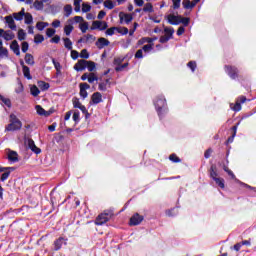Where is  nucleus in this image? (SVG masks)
<instances>
[{
    "mask_svg": "<svg viewBox=\"0 0 256 256\" xmlns=\"http://www.w3.org/2000/svg\"><path fill=\"white\" fill-rule=\"evenodd\" d=\"M23 127V123L20 122L15 114L10 115V124L6 126V131H19Z\"/></svg>",
    "mask_w": 256,
    "mask_h": 256,
    "instance_id": "f257e3e1",
    "label": "nucleus"
},
{
    "mask_svg": "<svg viewBox=\"0 0 256 256\" xmlns=\"http://www.w3.org/2000/svg\"><path fill=\"white\" fill-rule=\"evenodd\" d=\"M154 105H155V108H156V111H157L158 115H161V111L163 109H165V107L167 105V100H165L164 96H158L154 100Z\"/></svg>",
    "mask_w": 256,
    "mask_h": 256,
    "instance_id": "f03ea898",
    "label": "nucleus"
},
{
    "mask_svg": "<svg viewBox=\"0 0 256 256\" xmlns=\"http://www.w3.org/2000/svg\"><path fill=\"white\" fill-rule=\"evenodd\" d=\"M111 219V213H102L95 220V225H105Z\"/></svg>",
    "mask_w": 256,
    "mask_h": 256,
    "instance_id": "7ed1b4c3",
    "label": "nucleus"
},
{
    "mask_svg": "<svg viewBox=\"0 0 256 256\" xmlns=\"http://www.w3.org/2000/svg\"><path fill=\"white\" fill-rule=\"evenodd\" d=\"M225 71L232 79H237V77H239V69L235 66H225Z\"/></svg>",
    "mask_w": 256,
    "mask_h": 256,
    "instance_id": "20e7f679",
    "label": "nucleus"
},
{
    "mask_svg": "<svg viewBox=\"0 0 256 256\" xmlns=\"http://www.w3.org/2000/svg\"><path fill=\"white\" fill-rule=\"evenodd\" d=\"M107 27H109V25H107V22L96 20L92 23L91 30L95 31V29H99V31H105Z\"/></svg>",
    "mask_w": 256,
    "mask_h": 256,
    "instance_id": "39448f33",
    "label": "nucleus"
},
{
    "mask_svg": "<svg viewBox=\"0 0 256 256\" xmlns=\"http://www.w3.org/2000/svg\"><path fill=\"white\" fill-rule=\"evenodd\" d=\"M25 145H27L28 149H31L33 153H36V155H39V153H41V150L35 145V141H33V139H26Z\"/></svg>",
    "mask_w": 256,
    "mask_h": 256,
    "instance_id": "423d86ee",
    "label": "nucleus"
},
{
    "mask_svg": "<svg viewBox=\"0 0 256 256\" xmlns=\"http://www.w3.org/2000/svg\"><path fill=\"white\" fill-rule=\"evenodd\" d=\"M119 19H120V23H126V25H129V23H131V21H133V15L127 14L124 12H120Z\"/></svg>",
    "mask_w": 256,
    "mask_h": 256,
    "instance_id": "0eeeda50",
    "label": "nucleus"
},
{
    "mask_svg": "<svg viewBox=\"0 0 256 256\" xmlns=\"http://www.w3.org/2000/svg\"><path fill=\"white\" fill-rule=\"evenodd\" d=\"M102 102H103V95H101L100 92H95L94 94H92L91 101H90L91 105H99V103H102Z\"/></svg>",
    "mask_w": 256,
    "mask_h": 256,
    "instance_id": "6e6552de",
    "label": "nucleus"
},
{
    "mask_svg": "<svg viewBox=\"0 0 256 256\" xmlns=\"http://www.w3.org/2000/svg\"><path fill=\"white\" fill-rule=\"evenodd\" d=\"M143 222V216L139 215V213L134 214L131 218H130V222L129 225L131 226H137L140 225V223Z\"/></svg>",
    "mask_w": 256,
    "mask_h": 256,
    "instance_id": "1a4fd4ad",
    "label": "nucleus"
},
{
    "mask_svg": "<svg viewBox=\"0 0 256 256\" xmlns=\"http://www.w3.org/2000/svg\"><path fill=\"white\" fill-rule=\"evenodd\" d=\"M245 101H247V97H245V96H240L238 99H237V101H236V103L234 104V106H233V104H231V109L233 110V111H241V103H245Z\"/></svg>",
    "mask_w": 256,
    "mask_h": 256,
    "instance_id": "9d476101",
    "label": "nucleus"
},
{
    "mask_svg": "<svg viewBox=\"0 0 256 256\" xmlns=\"http://www.w3.org/2000/svg\"><path fill=\"white\" fill-rule=\"evenodd\" d=\"M167 21L170 25H180L181 16H175V14H169L167 16Z\"/></svg>",
    "mask_w": 256,
    "mask_h": 256,
    "instance_id": "9b49d317",
    "label": "nucleus"
},
{
    "mask_svg": "<svg viewBox=\"0 0 256 256\" xmlns=\"http://www.w3.org/2000/svg\"><path fill=\"white\" fill-rule=\"evenodd\" d=\"M87 89H91V86L87 83H81L80 84V97H82V99H87L88 97V93H87Z\"/></svg>",
    "mask_w": 256,
    "mask_h": 256,
    "instance_id": "f8f14e48",
    "label": "nucleus"
},
{
    "mask_svg": "<svg viewBox=\"0 0 256 256\" xmlns=\"http://www.w3.org/2000/svg\"><path fill=\"white\" fill-rule=\"evenodd\" d=\"M63 245H67V239L60 237L54 241V251H59Z\"/></svg>",
    "mask_w": 256,
    "mask_h": 256,
    "instance_id": "ddd939ff",
    "label": "nucleus"
},
{
    "mask_svg": "<svg viewBox=\"0 0 256 256\" xmlns=\"http://www.w3.org/2000/svg\"><path fill=\"white\" fill-rule=\"evenodd\" d=\"M67 23L68 24L64 26V33L67 37H69V35L73 33V29H75V27H73V19H69Z\"/></svg>",
    "mask_w": 256,
    "mask_h": 256,
    "instance_id": "4468645a",
    "label": "nucleus"
},
{
    "mask_svg": "<svg viewBox=\"0 0 256 256\" xmlns=\"http://www.w3.org/2000/svg\"><path fill=\"white\" fill-rule=\"evenodd\" d=\"M5 21L9 27V29H11V31H17V25L15 24V20L13 19V16H11V15L6 16Z\"/></svg>",
    "mask_w": 256,
    "mask_h": 256,
    "instance_id": "2eb2a0df",
    "label": "nucleus"
},
{
    "mask_svg": "<svg viewBox=\"0 0 256 256\" xmlns=\"http://www.w3.org/2000/svg\"><path fill=\"white\" fill-rule=\"evenodd\" d=\"M75 71H85L87 69V60H79L75 65H74Z\"/></svg>",
    "mask_w": 256,
    "mask_h": 256,
    "instance_id": "dca6fc26",
    "label": "nucleus"
},
{
    "mask_svg": "<svg viewBox=\"0 0 256 256\" xmlns=\"http://www.w3.org/2000/svg\"><path fill=\"white\" fill-rule=\"evenodd\" d=\"M8 161H11V163H17V161H19V154H17L16 151L9 150L8 151Z\"/></svg>",
    "mask_w": 256,
    "mask_h": 256,
    "instance_id": "f3484780",
    "label": "nucleus"
},
{
    "mask_svg": "<svg viewBox=\"0 0 256 256\" xmlns=\"http://www.w3.org/2000/svg\"><path fill=\"white\" fill-rule=\"evenodd\" d=\"M111 42L107 40L106 38H99L98 41L96 42V47L99 49H103L104 47H108Z\"/></svg>",
    "mask_w": 256,
    "mask_h": 256,
    "instance_id": "a211bd4d",
    "label": "nucleus"
},
{
    "mask_svg": "<svg viewBox=\"0 0 256 256\" xmlns=\"http://www.w3.org/2000/svg\"><path fill=\"white\" fill-rule=\"evenodd\" d=\"M2 37L5 41H13L15 39V33L11 30H6L2 33Z\"/></svg>",
    "mask_w": 256,
    "mask_h": 256,
    "instance_id": "6ab92c4d",
    "label": "nucleus"
},
{
    "mask_svg": "<svg viewBox=\"0 0 256 256\" xmlns=\"http://www.w3.org/2000/svg\"><path fill=\"white\" fill-rule=\"evenodd\" d=\"M10 49L13 50V53L17 56L21 55V51L19 48V43L17 42V40L12 41V43L10 44Z\"/></svg>",
    "mask_w": 256,
    "mask_h": 256,
    "instance_id": "aec40b11",
    "label": "nucleus"
},
{
    "mask_svg": "<svg viewBox=\"0 0 256 256\" xmlns=\"http://www.w3.org/2000/svg\"><path fill=\"white\" fill-rule=\"evenodd\" d=\"M24 60H25V63H26L27 65H30L31 67H33V65H35V58H34L33 55H31L30 53H27V54L25 55Z\"/></svg>",
    "mask_w": 256,
    "mask_h": 256,
    "instance_id": "412c9836",
    "label": "nucleus"
},
{
    "mask_svg": "<svg viewBox=\"0 0 256 256\" xmlns=\"http://www.w3.org/2000/svg\"><path fill=\"white\" fill-rule=\"evenodd\" d=\"M62 41H64V47L65 49H67L68 51H72L73 50V42L71 41L70 38H62Z\"/></svg>",
    "mask_w": 256,
    "mask_h": 256,
    "instance_id": "4be33fe9",
    "label": "nucleus"
},
{
    "mask_svg": "<svg viewBox=\"0 0 256 256\" xmlns=\"http://www.w3.org/2000/svg\"><path fill=\"white\" fill-rule=\"evenodd\" d=\"M13 17L16 21H23V17H25V8H22L20 12L14 13Z\"/></svg>",
    "mask_w": 256,
    "mask_h": 256,
    "instance_id": "5701e85b",
    "label": "nucleus"
},
{
    "mask_svg": "<svg viewBox=\"0 0 256 256\" xmlns=\"http://www.w3.org/2000/svg\"><path fill=\"white\" fill-rule=\"evenodd\" d=\"M22 73H23L24 77H25L26 79H28L29 81H30L31 79H33V76H31V70L29 69L28 66H23V68H22Z\"/></svg>",
    "mask_w": 256,
    "mask_h": 256,
    "instance_id": "b1692460",
    "label": "nucleus"
},
{
    "mask_svg": "<svg viewBox=\"0 0 256 256\" xmlns=\"http://www.w3.org/2000/svg\"><path fill=\"white\" fill-rule=\"evenodd\" d=\"M30 93L32 97H39L41 90H39V87H37L36 85H32L30 86Z\"/></svg>",
    "mask_w": 256,
    "mask_h": 256,
    "instance_id": "393cba45",
    "label": "nucleus"
},
{
    "mask_svg": "<svg viewBox=\"0 0 256 256\" xmlns=\"http://www.w3.org/2000/svg\"><path fill=\"white\" fill-rule=\"evenodd\" d=\"M111 85L109 79H106L104 82L98 84L99 91H107V86Z\"/></svg>",
    "mask_w": 256,
    "mask_h": 256,
    "instance_id": "a878e982",
    "label": "nucleus"
},
{
    "mask_svg": "<svg viewBox=\"0 0 256 256\" xmlns=\"http://www.w3.org/2000/svg\"><path fill=\"white\" fill-rule=\"evenodd\" d=\"M173 33H175V29H173V27L164 28V36L173 39Z\"/></svg>",
    "mask_w": 256,
    "mask_h": 256,
    "instance_id": "bb28decb",
    "label": "nucleus"
},
{
    "mask_svg": "<svg viewBox=\"0 0 256 256\" xmlns=\"http://www.w3.org/2000/svg\"><path fill=\"white\" fill-rule=\"evenodd\" d=\"M38 115H43L44 117H49V112L45 111V109H43V107H41V105H36L35 107Z\"/></svg>",
    "mask_w": 256,
    "mask_h": 256,
    "instance_id": "cd10ccee",
    "label": "nucleus"
},
{
    "mask_svg": "<svg viewBox=\"0 0 256 256\" xmlns=\"http://www.w3.org/2000/svg\"><path fill=\"white\" fill-rule=\"evenodd\" d=\"M210 177L215 181L217 178H219V174L217 173V167L211 166L210 168Z\"/></svg>",
    "mask_w": 256,
    "mask_h": 256,
    "instance_id": "c85d7f7f",
    "label": "nucleus"
},
{
    "mask_svg": "<svg viewBox=\"0 0 256 256\" xmlns=\"http://www.w3.org/2000/svg\"><path fill=\"white\" fill-rule=\"evenodd\" d=\"M24 23L26 25H31L33 23V15H31V13L27 12L24 14Z\"/></svg>",
    "mask_w": 256,
    "mask_h": 256,
    "instance_id": "c756f323",
    "label": "nucleus"
},
{
    "mask_svg": "<svg viewBox=\"0 0 256 256\" xmlns=\"http://www.w3.org/2000/svg\"><path fill=\"white\" fill-rule=\"evenodd\" d=\"M39 89H41V91H47L49 89V87H51L49 85V83L45 82V81H38L37 83Z\"/></svg>",
    "mask_w": 256,
    "mask_h": 256,
    "instance_id": "7c9ffc66",
    "label": "nucleus"
},
{
    "mask_svg": "<svg viewBox=\"0 0 256 256\" xmlns=\"http://www.w3.org/2000/svg\"><path fill=\"white\" fill-rule=\"evenodd\" d=\"M33 7L34 9H36V11H43V8L45 7V5L43 4V2L36 0L33 3Z\"/></svg>",
    "mask_w": 256,
    "mask_h": 256,
    "instance_id": "2f4dec72",
    "label": "nucleus"
},
{
    "mask_svg": "<svg viewBox=\"0 0 256 256\" xmlns=\"http://www.w3.org/2000/svg\"><path fill=\"white\" fill-rule=\"evenodd\" d=\"M71 13H73V6H71V4H67L66 6H64V15L66 17H69Z\"/></svg>",
    "mask_w": 256,
    "mask_h": 256,
    "instance_id": "473e14b6",
    "label": "nucleus"
},
{
    "mask_svg": "<svg viewBox=\"0 0 256 256\" xmlns=\"http://www.w3.org/2000/svg\"><path fill=\"white\" fill-rule=\"evenodd\" d=\"M45 41V37L41 34H36L34 36V43H36V45H39V43H43Z\"/></svg>",
    "mask_w": 256,
    "mask_h": 256,
    "instance_id": "72a5a7b5",
    "label": "nucleus"
},
{
    "mask_svg": "<svg viewBox=\"0 0 256 256\" xmlns=\"http://www.w3.org/2000/svg\"><path fill=\"white\" fill-rule=\"evenodd\" d=\"M46 27H49V23L47 22H37L36 24V29H38V31H43Z\"/></svg>",
    "mask_w": 256,
    "mask_h": 256,
    "instance_id": "f704fd0d",
    "label": "nucleus"
},
{
    "mask_svg": "<svg viewBox=\"0 0 256 256\" xmlns=\"http://www.w3.org/2000/svg\"><path fill=\"white\" fill-rule=\"evenodd\" d=\"M72 103H73L74 109H80L83 106V104H81V101H79V98L77 97H74L72 99Z\"/></svg>",
    "mask_w": 256,
    "mask_h": 256,
    "instance_id": "c9c22d12",
    "label": "nucleus"
},
{
    "mask_svg": "<svg viewBox=\"0 0 256 256\" xmlns=\"http://www.w3.org/2000/svg\"><path fill=\"white\" fill-rule=\"evenodd\" d=\"M214 181L221 189H225V180L223 178L218 177Z\"/></svg>",
    "mask_w": 256,
    "mask_h": 256,
    "instance_id": "e433bc0d",
    "label": "nucleus"
},
{
    "mask_svg": "<svg viewBox=\"0 0 256 256\" xmlns=\"http://www.w3.org/2000/svg\"><path fill=\"white\" fill-rule=\"evenodd\" d=\"M127 67H129V63H124V64H120L118 66L115 67V71L117 73H120L121 71H124L125 69H127Z\"/></svg>",
    "mask_w": 256,
    "mask_h": 256,
    "instance_id": "4c0bfd02",
    "label": "nucleus"
},
{
    "mask_svg": "<svg viewBox=\"0 0 256 256\" xmlns=\"http://www.w3.org/2000/svg\"><path fill=\"white\" fill-rule=\"evenodd\" d=\"M95 67H96L95 62L86 60V69H88V71L90 72L95 71Z\"/></svg>",
    "mask_w": 256,
    "mask_h": 256,
    "instance_id": "58836bf2",
    "label": "nucleus"
},
{
    "mask_svg": "<svg viewBox=\"0 0 256 256\" xmlns=\"http://www.w3.org/2000/svg\"><path fill=\"white\" fill-rule=\"evenodd\" d=\"M143 11L145 13H153V4L152 3H146L143 7Z\"/></svg>",
    "mask_w": 256,
    "mask_h": 256,
    "instance_id": "ea45409f",
    "label": "nucleus"
},
{
    "mask_svg": "<svg viewBox=\"0 0 256 256\" xmlns=\"http://www.w3.org/2000/svg\"><path fill=\"white\" fill-rule=\"evenodd\" d=\"M26 37H27V33H25V30L19 29L18 30V39H19V41H25Z\"/></svg>",
    "mask_w": 256,
    "mask_h": 256,
    "instance_id": "a19ab883",
    "label": "nucleus"
},
{
    "mask_svg": "<svg viewBox=\"0 0 256 256\" xmlns=\"http://www.w3.org/2000/svg\"><path fill=\"white\" fill-rule=\"evenodd\" d=\"M99 78L97 77V75H95V73H89L88 74V83H95V81H98Z\"/></svg>",
    "mask_w": 256,
    "mask_h": 256,
    "instance_id": "79ce46f5",
    "label": "nucleus"
},
{
    "mask_svg": "<svg viewBox=\"0 0 256 256\" xmlns=\"http://www.w3.org/2000/svg\"><path fill=\"white\" fill-rule=\"evenodd\" d=\"M86 43H95V40L97 39L95 36L91 34H87L84 36Z\"/></svg>",
    "mask_w": 256,
    "mask_h": 256,
    "instance_id": "37998d69",
    "label": "nucleus"
},
{
    "mask_svg": "<svg viewBox=\"0 0 256 256\" xmlns=\"http://www.w3.org/2000/svg\"><path fill=\"white\" fill-rule=\"evenodd\" d=\"M79 29L82 33H87V29H89V23L87 22L80 23Z\"/></svg>",
    "mask_w": 256,
    "mask_h": 256,
    "instance_id": "c03bdc74",
    "label": "nucleus"
},
{
    "mask_svg": "<svg viewBox=\"0 0 256 256\" xmlns=\"http://www.w3.org/2000/svg\"><path fill=\"white\" fill-rule=\"evenodd\" d=\"M123 61H125V57L120 56L115 58L113 63L116 67H119V65H122Z\"/></svg>",
    "mask_w": 256,
    "mask_h": 256,
    "instance_id": "a18cd8bd",
    "label": "nucleus"
},
{
    "mask_svg": "<svg viewBox=\"0 0 256 256\" xmlns=\"http://www.w3.org/2000/svg\"><path fill=\"white\" fill-rule=\"evenodd\" d=\"M52 62L57 71V75H61V63L55 61V59H53Z\"/></svg>",
    "mask_w": 256,
    "mask_h": 256,
    "instance_id": "49530a36",
    "label": "nucleus"
},
{
    "mask_svg": "<svg viewBox=\"0 0 256 256\" xmlns=\"http://www.w3.org/2000/svg\"><path fill=\"white\" fill-rule=\"evenodd\" d=\"M104 7H106V9H114L115 4H113V1H111V0H105Z\"/></svg>",
    "mask_w": 256,
    "mask_h": 256,
    "instance_id": "de8ad7c7",
    "label": "nucleus"
},
{
    "mask_svg": "<svg viewBox=\"0 0 256 256\" xmlns=\"http://www.w3.org/2000/svg\"><path fill=\"white\" fill-rule=\"evenodd\" d=\"M187 67H189V69H191L192 73H195V69H197V62L190 61V62H188Z\"/></svg>",
    "mask_w": 256,
    "mask_h": 256,
    "instance_id": "09e8293b",
    "label": "nucleus"
},
{
    "mask_svg": "<svg viewBox=\"0 0 256 256\" xmlns=\"http://www.w3.org/2000/svg\"><path fill=\"white\" fill-rule=\"evenodd\" d=\"M223 169H224L225 173H227L229 175V177H231V179H235V174L233 173V171H231V169H229V167L224 165Z\"/></svg>",
    "mask_w": 256,
    "mask_h": 256,
    "instance_id": "8fccbe9b",
    "label": "nucleus"
},
{
    "mask_svg": "<svg viewBox=\"0 0 256 256\" xmlns=\"http://www.w3.org/2000/svg\"><path fill=\"white\" fill-rule=\"evenodd\" d=\"M169 159L172 161V163H181V159H179L176 154H171Z\"/></svg>",
    "mask_w": 256,
    "mask_h": 256,
    "instance_id": "3c124183",
    "label": "nucleus"
},
{
    "mask_svg": "<svg viewBox=\"0 0 256 256\" xmlns=\"http://www.w3.org/2000/svg\"><path fill=\"white\" fill-rule=\"evenodd\" d=\"M115 31H117V27H111L106 30L105 34L112 37V35H115Z\"/></svg>",
    "mask_w": 256,
    "mask_h": 256,
    "instance_id": "603ef678",
    "label": "nucleus"
},
{
    "mask_svg": "<svg viewBox=\"0 0 256 256\" xmlns=\"http://www.w3.org/2000/svg\"><path fill=\"white\" fill-rule=\"evenodd\" d=\"M117 32L121 35L129 34V29L127 27L117 28Z\"/></svg>",
    "mask_w": 256,
    "mask_h": 256,
    "instance_id": "864d4df0",
    "label": "nucleus"
},
{
    "mask_svg": "<svg viewBox=\"0 0 256 256\" xmlns=\"http://www.w3.org/2000/svg\"><path fill=\"white\" fill-rule=\"evenodd\" d=\"M89 11H91V5H89L87 3H83L82 4V12L83 13H89Z\"/></svg>",
    "mask_w": 256,
    "mask_h": 256,
    "instance_id": "5fc2aeb1",
    "label": "nucleus"
},
{
    "mask_svg": "<svg viewBox=\"0 0 256 256\" xmlns=\"http://www.w3.org/2000/svg\"><path fill=\"white\" fill-rule=\"evenodd\" d=\"M0 100L2 101V103H4V105H6V107H11V100L9 98L1 96Z\"/></svg>",
    "mask_w": 256,
    "mask_h": 256,
    "instance_id": "6e6d98bb",
    "label": "nucleus"
},
{
    "mask_svg": "<svg viewBox=\"0 0 256 256\" xmlns=\"http://www.w3.org/2000/svg\"><path fill=\"white\" fill-rule=\"evenodd\" d=\"M81 59H89V52H87V49H83L80 53Z\"/></svg>",
    "mask_w": 256,
    "mask_h": 256,
    "instance_id": "4d7b16f0",
    "label": "nucleus"
},
{
    "mask_svg": "<svg viewBox=\"0 0 256 256\" xmlns=\"http://www.w3.org/2000/svg\"><path fill=\"white\" fill-rule=\"evenodd\" d=\"M9 175H11V171L4 172L0 178V181H7V179H9Z\"/></svg>",
    "mask_w": 256,
    "mask_h": 256,
    "instance_id": "13d9d810",
    "label": "nucleus"
},
{
    "mask_svg": "<svg viewBox=\"0 0 256 256\" xmlns=\"http://www.w3.org/2000/svg\"><path fill=\"white\" fill-rule=\"evenodd\" d=\"M193 7H195V3L191 2V1H186V3H184L185 9H193Z\"/></svg>",
    "mask_w": 256,
    "mask_h": 256,
    "instance_id": "bf43d9fd",
    "label": "nucleus"
},
{
    "mask_svg": "<svg viewBox=\"0 0 256 256\" xmlns=\"http://www.w3.org/2000/svg\"><path fill=\"white\" fill-rule=\"evenodd\" d=\"M55 33H56V31H55V29H53V28H48V29L46 30V35H47V37H53V35H55Z\"/></svg>",
    "mask_w": 256,
    "mask_h": 256,
    "instance_id": "052dcab7",
    "label": "nucleus"
},
{
    "mask_svg": "<svg viewBox=\"0 0 256 256\" xmlns=\"http://www.w3.org/2000/svg\"><path fill=\"white\" fill-rule=\"evenodd\" d=\"M21 49H22V53H27V51H29V43L23 42Z\"/></svg>",
    "mask_w": 256,
    "mask_h": 256,
    "instance_id": "680f3d73",
    "label": "nucleus"
},
{
    "mask_svg": "<svg viewBox=\"0 0 256 256\" xmlns=\"http://www.w3.org/2000/svg\"><path fill=\"white\" fill-rule=\"evenodd\" d=\"M71 58L75 61L79 59V52L77 50H71Z\"/></svg>",
    "mask_w": 256,
    "mask_h": 256,
    "instance_id": "e2e57ef3",
    "label": "nucleus"
},
{
    "mask_svg": "<svg viewBox=\"0 0 256 256\" xmlns=\"http://www.w3.org/2000/svg\"><path fill=\"white\" fill-rule=\"evenodd\" d=\"M72 118H73V121H75V123H79V121H80V114H79V111L74 112Z\"/></svg>",
    "mask_w": 256,
    "mask_h": 256,
    "instance_id": "0e129e2a",
    "label": "nucleus"
},
{
    "mask_svg": "<svg viewBox=\"0 0 256 256\" xmlns=\"http://www.w3.org/2000/svg\"><path fill=\"white\" fill-rule=\"evenodd\" d=\"M172 2L174 9H179V7H181V0H172Z\"/></svg>",
    "mask_w": 256,
    "mask_h": 256,
    "instance_id": "69168bd1",
    "label": "nucleus"
},
{
    "mask_svg": "<svg viewBox=\"0 0 256 256\" xmlns=\"http://www.w3.org/2000/svg\"><path fill=\"white\" fill-rule=\"evenodd\" d=\"M61 41V37L59 35H55L50 42L51 43H59Z\"/></svg>",
    "mask_w": 256,
    "mask_h": 256,
    "instance_id": "338daca9",
    "label": "nucleus"
},
{
    "mask_svg": "<svg viewBox=\"0 0 256 256\" xmlns=\"http://www.w3.org/2000/svg\"><path fill=\"white\" fill-rule=\"evenodd\" d=\"M171 38L169 36H161L160 43H167Z\"/></svg>",
    "mask_w": 256,
    "mask_h": 256,
    "instance_id": "774afa93",
    "label": "nucleus"
}]
</instances>
